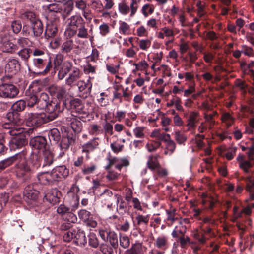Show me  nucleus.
<instances>
[{
  "label": "nucleus",
  "mask_w": 254,
  "mask_h": 254,
  "mask_svg": "<svg viewBox=\"0 0 254 254\" xmlns=\"http://www.w3.org/2000/svg\"><path fill=\"white\" fill-rule=\"evenodd\" d=\"M70 71L68 77L65 80V83L67 85L72 87L74 83L78 81V80L80 78L81 73L78 68L73 66L71 62H65L60 68L57 76L58 79L62 80Z\"/></svg>",
  "instance_id": "f257e3e1"
},
{
  "label": "nucleus",
  "mask_w": 254,
  "mask_h": 254,
  "mask_svg": "<svg viewBox=\"0 0 254 254\" xmlns=\"http://www.w3.org/2000/svg\"><path fill=\"white\" fill-rule=\"evenodd\" d=\"M18 154L20 156L16 160L18 161V162L15 165V174L18 178L22 179L26 181L30 179L31 175L34 172V169L30 167L25 160L24 153Z\"/></svg>",
  "instance_id": "f03ea898"
},
{
  "label": "nucleus",
  "mask_w": 254,
  "mask_h": 254,
  "mask_svg": "<svg viewBox=\"0 0 254 254\" xmlns=\"http://www.w3.org/2000/svg\"><path fill=\"white\" fill-rule=\"evenodd\" d=\"M56 114L47 115L46 114L42 113H28L25 118L26 123L28 126L38 127L43 124L47 123L54 120Z\"/></svg>",
  "instance_id": "7ed1b4c3"
},
{
  "label": "nucleus",
  "mask_w": 254,
  "mask_h": 254,
  "mask_svg": "<svg viewBox=\"0 0 254 254\" xmlns=\"http://www.w3.org/2000/svg\"><path fill=\"white\" fill-rule=\"evenodd\" d=\"M30 158L35 161L33 163V167L36 169H38L40 166L42 168L49 167L55 161L54 154L49 149L43 150L41 157L35 153H32Z\"/></svg>",
  "instance_id": "20e7f679"
},
{
  "label": "nucleus",
  "mask_w": 254,
  "mask_h": 254,
  "mask_svg": "<svg viewBox=\"0 0 254 254\" xmlns=\"http://www.w3.org/2000/svg\"><path fill=\"white\" fill-rule=\"evenodd\" d=\"M32 65L37 73L42 75L49 73L53 67L52 61L50 57H35L32 60Z\"/></svg>",
  "instance_id": "39448f33"
},
{
  "label": "nucleus",
  "mask_w": 254,
  "mask_h": 254,
  "mask_svg": "<svg viewBox=\"0 0 254 254\" xmlns=\"http://www.w3.org/2000/svg\"><path fill=\"white\" fill-rule=\"evenodd\" d=\"M5 133L14 136L11 139L10 143L17 148H21L27 144L28 139L27 137L28 134L24 132L23 128L8 130Z\"/></svg>",
  "instance_id": "423d86ee"
},
{
  "label": "nucleus",
  "mask_w": 254,
  "mask_h": 254,
  "mask_svg": "<svg viewBox=\"0 0 254 254\" xmlns=\"http://www.w3.org/2000/svg\"><path fill=\"white\" fill-rule=\"evenodd\" d=\"M6 119L8 122L3 124L2 126V128L6 129L5 132L8 131V130L21 128L19 126L22 123L19 113L11 110L6 114Z\"/></svg>",
  "instance_id": "0eeeda50"
},
{
  "label": "nucleus",
  "mask_w": 254,
  "mask_h": 254,
  "mask_svg": "<svg viewBox=\"0 0 254 254\" xmlns=\"http://www.w3.org/2000/svg\"><path fill=\"white\" fill-rule=\"evenodd\" d=\"M47 98V93L42 92L41 93L40 98L34 94L26 95L25 102L26 106L28 109H36L38 110L44 109L45 104L44 100Z\"/></svg>",
  "instance_id": "6e6552de"
},
{
  "label": "nucleus",
  "mask_w": 254,
  "mask_h": 254,
  "mask_svg": "<svg viewBox=\"0 0 254 254\" xmlns=\"http://www.w3.org/2000/svg\"><path fill=\"white\" fill-rule=\"evenodd\" d=\"M61 131L62 137L59 145L61 149L63 151H65L69 149L70 145L74 144L76 135L72 131H69L67 127L64 126H62Z\"/></svg>",
  "instance_id": "1a4fd4ad"
},
{
  "label": "nucleus",
  "mask_w": 254,
  "mask_h": 254,
  "mask_svg": "<svg viewBox=\"0 0 254 254\" xmlns=\"http://www.w3.org/2000/svg\"><path fill=\"white\" fill-rule=\"evenodd\" d=\"M48 92L54 98L57 99L60 102L62 101L63 106H66L65 98L68 94L64 86L52 85L48 88Z\"/></svg>",
  "instance_id": "9d476101"
},
{
  "label": "nucleus",
  "mask_w": 254,
  "mask_h": 254,
  "mask_svg": "<svg viewBox=\"0 0 254 254\" xmlns=\"http://www.w3.org/2000/svg\"><path fill=\"white\" fill-rule=\"evenodd\" d=\"M19 92L18 89L12 84L3 83L0 85V97L1 98H14Z\"/></svg>",
  "instance_id": "9b49d317"
},
{
  "label": "nucleus",
  "mask_w": 254,
  "mask_h": 254,
  "mask_svg": "<svg viewBox=\"0 0 254 254\" xmlns=\"http://www.w3.org/2000/svg\"><path fill=\"white\" fill-rule=\"evenodd\" d=\"M44 109H45L48 113L47 115H53L56 114V117L54 118L55 119L57 118L59 113L61 111L60 109V102L56 101H49V96L47 94V98L44 100Z\"/></svg>",
  "instance_id": "f8f14e48"
},
{
  "label": "nucleus",
  "mask_w": 254,
  "mask_h": 254,
  "mask_svg": "<svg viewBox=\"0 0 254 254\" xmlns=\"http://www.w3.org/2000/svg\"><path fill=\"white\" fill-rule=\"evenodd\" d=\"M30 144L36 149H48L47 140L45 137L41 136H36L31 139Z\"/></svg>",
  "instance_id": "ddd939ff"
},
{
  "label": "nucleus",
  "mask_w": 254,
  "mask_h": 254,
  "mask_svg": "<svg viewBox=\"0 0 254 254\" xmlns=\"http://www.w3.org/2000/svg\"><path fill=\"white\" fill-rule=\"evenodd\" d=\"M21 64L19 61L16 59H9L5 65V71L12 74H16L20 70Z\"/></svg>",
  "instance_id": "4468645a"
},
{
  "label": "nucleus",
  "mask_w": 254,
  "mask_h": 254,
  "mask_svg": "<svg viewBox=\"0 0 254 254\" xmlns=\"http://www.w3.org/2000/svg\"><path fill=\"white\" fill-rule=\"evenodd\" d=\"M73 9V2H68L64 4H61L59 8V13L64 20L65 19Z\"/></svg>",
  "instance_id": "2eb2a0df"
},
{
  "label": "nucleus",
  "mask_w": 254,
  "mask_h": 254,
  "mask_svg": "<svg viewBox=\"0 0 254 254\" xmlns=\"http://www.w3.org/2000/svg\"><path fill=\"white\" fill-rule=\"evenodd\" d=\"M159 157L160 155L159 154L150 155L148 158L146 163L148 168L151 171H155L156 169L160 168L161 165L158 161Z\"/></svg>",
  "instance_id": "dca6fc26"
},
{
  "label": "nucleus",
  "mask_w": 254,
  "mask_h": 254,
  "mask_svg": "<svg viewBox=\"0 0 254 254\" xmlns=\"http://www.w3.org/2000/svg\"><path fill=\"white\" fill-rule=\"evenodd\" d=\"M67 124L70 125L75 133H79L82 128L81 122L75 117H68L67 118Z\"/></svg>",
  "instance_id": "f3484780"
},
{
  "label": "nucleus",
  "mask_w": 254,
  "mask_h": 254,
  "mask_svg": "<svg viewBox=\"0 0 254 254\" xmlns=\"http://www.w3.org/2000/svg\"><path fill=\"white\" fill-rule=\"evenodd\" d=\"M31 28L32 30L31 36L37 38L42 35L43 32V25L39 19L31 24Z\"/></svg>",
  "instance_id": "a211bd4d"
},
{
  "label": "nucleus",
  "mask_w": 254,
  "mask_h": 254,
  "mask_svg": "<svg viewBox=\"0 0 254 254\" xmlns=\"http://www.w3.org/2000/svg\"><path fill=\"white\" fill-rule=\"evenodd\" d=\"M74 242L77 246L80 247L85 246L87 244V239L86 237L85 233L81 229H78L76 232L74 234Z\"/></svg>",
  "instance_id": "6ab92c4d"
},
{
  "label": "nucleus",
  "mask_w": 254,
  "mask_h": 254,
  "mask_svg": "<svg viewBox=\"0 0 254 254\" xmlns=\"http://www.w3.org/2000/svg\"><path fill=\"white\" fill-rule=\"evenodd\" d=\"M98 140V138H94L92 140L83 144L82 146V152L89 154L90 152L97 148L99 145Z\"/></svg>",
  "instance_id": "aec40b11"
},
{
  "label": "nucleus",
  "mask_w": 254,
  "mask_h": 254,
  "mask_svg": "<svg viewBox=\"0 0 254 254\" xmlns=\"http://www.w3.org/2000/svg\"><path fill=\"white\" fill-rule=\"evenodd\" d=\"M60 192L57 189L49 190L45 195L44 198L50 203L54 204L59 201L58 194Z\"/></svg>",
  "instance_id": "412c9836"
},
{
  "label": "nucleus",
  "mask_w": 254,
  "mask_h": 254,
  "mask_svg": "<svg viewBox=\"0 0 254 254\" xmlns=\"http://www.w3.org/2000/svg\"><path fill=\"white\" fill-rule=\"evenodd\" d=\"M60 181L63 179H65L69 175V169L65 165L57 166L53 169Z\"/></svg>",
  "instance_id": "4be33fe9"
},
{
  "label": "nucleus",
  "mask_w": 254,
  "mask_h": 254,
  "mask_svg": "<svg viewBox=\"0 0 254 254\" xmlns=\"http://www.w3.org/2000/svg\"><path fill=\"white\" fill-rule=\"evenodd\" d=\"M115 198L117 205L116 211L119 214L123 215L127 211V204L121 195L115 194Z\"/></svg>",
  "instance_id": "5701e85b"
},
{
  "label": "nucleus",
  "mask_w": 254,
  "mask_h": 254,
  "mask_svg": "<svg viewBox=\"0 0 254 254\" xmlns=\"http://www.w3.org/2000/svg\"><path fill=\"white\" fill-rule=\"evenodd\" d=\"M68 20L69 21L68 25L71 27H75L76 29L81 27L83 24H86L85 20L79 15L72 16L68 19Z\"/></svg>",
  "instance_id": "b1692460"
},
{
  "label": "nucleus",
  "mask_w": 254,
  "mask_h": 254,
  "mask_svg": "<svg viewBox=\"0 0 254 254\" xmlns=\"http://www.w3.org/2000/svg\"><path fill=\"white\" fill-rule=\"evenodd\" d=\"M20 155L19 154L8 157L4 159L0 162V173L1 172L7 167L12 165L15 161L18 159L19 156Z\"/></svg>",
  "instance_id": "393cba45"
},
{
  "label": "nucleus",
  "mask_w": 254,
  "mask_h": 254,
  "mask_svg": "<svg viewBox=\"0 0 254 254\" xmlns=\"http://www.w3.org/2000/svg\"><path fill=\"white\" fill-rule=\"evenodd\" d=\"M115 194L113 195L111 190L106 189L100 195L101 201L103 204L111 202L115 199Z\"/></svg>",
  "instance_id": "a878e982"
},
{
  "label": "nucleus",
  "mask_w": 254,
  "mask_h": 254,
  "mask_svg": "<svg viewBox=\"0 0 254 254\" xmlns=\"http://www.w3.org/2000/svg\"><path fill=\"white\" fill-rule=\"evenodd\" d=\"M24 194L27 199L35 200L38 198L39 191L30 186H27L25 189Z\"/></svg>",
  "instance_id": "bb28decb"
},
{
  "label": "nucleus",
  "mask_w": 254,
  "mask_h": 254,
  "mask_svg": "<svg viewBox=\"0 0 254 254\" xmlns=\"http://www.w3.org/2000/svg\"><path fill=\"white\" fill-rule=\"evenodd\" d=\"M58 32V29L56 25L51 23L47 25L44 32L45 37L46 39L54 37Z\"/></svg>",
  "instance_id": "cd10ccee"
},
{
  "label": "nucleus",
  "mask_w": 254,
  "mask_h": 254,
  "mask_svg": "<svg viewBox=\"0 0 254 254\" xmlns=\"http://www.w3.org/2000/svg\"><path fill=\"white\" fill-rule=\"evenodd\" d=\"M74 46L73 41L70 39H67L62 44L61 52L62 53L67 54L73 49Z\"/></svg>",
  "instance_id": "c85d7f7f"
},
{
  "label": "nucleus",
  "mask_w": 254,
  "mask_h": 254,
  "mask_svg": "<svg viewBox=\"0 0 254 254\" xmlns=\"http://www.w3.org/2000/svg\"><path fill=\"white\" fill-rule=\"evenodd\" d=\"M106 241L109 242L110 245L112 246L113 248H117L118 247V235L115 232L109 230Z\"/></svg>",
  "instance_id": "c756f323"
},
{
  "label": "nucleus",
  "mask_w": 254,
  "mask_h": 254,
  "mask_svg": "<svg viewBox=\"0 0 254 254\" xmlns=\"http://www.w3.org/2000/svg\"><path fill=\"white\" fill-rule=\"evenodd\" d=\"M124 254H144L141 243H135L132 245L130 248L125 251Z\"/></svg>",
  "instance_id": "7c9ffc66"
},
{
  "label": "nucleus",
  "mask_w": 254,
  "mask_h": 254,
  "mask_svg": "<svg viewBox=\"0 0 254 254\" xmlns=\"http://www.w3.org/2000/svg\"><path fill=\"white\" fill-rule=\"evenodd\" d=\"M76 85L80 92H82L86 89L87 90L86 92L88 93H90L91 91L92 83L89 80H88L87 82H85L82 80H78Z\"/></svg>",
  "instance_id": "2f4dec72"
},
{
  "label": "nucleus",
  "mask_w": 254,
  "mask_h": 254,
  "mask_svg": "<svg viewBox=\"0 0 254 254\" xmlns=\"http://www.w3.org/2000/svg\"><path fill=\"white\" fill-rule=\"evenodd\" d=\"M149 219L150 216L149 215H143L138 214L135 217L137 221L136 225L139 227L146 228L149 223Z\"/></svg>",
  "instance_id": "473e14b6"
},
{
  "label": "nucleus",
  "mask_w": 254,
  "mask_h": 254,
  "mask_svg": "<svg viewBox=\"0 0 254 254\" xmlns=\"http://www.w3.org/2000/svg\"><path fill=\"white\" fill-rule=\"evenodd\" d=\"M21 18L25 22H30L31 24L34 23L36 20L39 19L35 13L30 11H27L23 13L21 15Z\"/></svg>",
  "instance_id": "72a5a7b5"
},
{
  "label": "nucleus",
  "mask_w": 254,
  "mask_h": 254,
  "mask_svg": "<svg viewBox=\"0 0 254 254\" xmlns=\"http://www.w3.org/2000/svg\"><path fill=\"white\" fill-rule=\"evenodd\" d=\"M67 109H74L76 111L81 109L82 105L81 100L79 99H73L70 100L69 105L66 103V106H64Z\"/></svg>",
  "instance_id": "f704fd0d"
},
{
  "label": "nucleus",
  "mask_w": 254,
  "mask_h": 254,
  "mask_svg": "<svg viewBox=\"0 0 254 254\" xmlns=\"http://www.w3.org/2000/svg\"><path fill=\"white\" fill-rule=\"evenodd\" d=\"M26 102L23 100H18L13 104L11 110L17 113L23 111L26 108Z\"/></svg>",
  "instance_id": "c9c22d12"
},
{
  "label": "nucleus",
  "mask_w": 254,
  "mask_h": 254,
  "mask_svg": "<svg viewBox=\"0 0 254 254\" xmlns=\"http://www.w3.org/2000/svg\"><path fill=\"white\" fill-rule=\"evenodd\" d=\"M88 236L89 245L93 248H97L99 246V241L96 235L93 232H91Z\"/></svg>",
  "instance_id": "e433bc0d"
},
{
  "label": "nucleus",
  "mask_w": 254,
  "mask_h": 254,
  "mask_svg": "<svg viewBox=\"0 0 254 254\" xmlns=\"http://www.w3.org/2000/svg\"><path fill=\"white\" fill-rule=\"evenodd\" d=\"M77 36L78 38L87 39L89 38V32L86 27V24H83L81 27L76 28Z\"/></svg>",
  "instance_id": "4c0bfd02"
},
{
  "label": "nucleus",
  "mask_w": 254,
  "mask_h": 254,
  "mask_svg": "<svg viewBox=\"0 0 254 254\" xmlns=\"http://www.w3.org/2000/svg\"><path fill=\"white\" fill-rule=\"evenodd\" d=\"M91 8L97 13L104 9L103 4L100 0H92L90 4Z\"/></svg>",
  "instance_id": "58836bf2"
},
{
  "label": "nucleus",
  "mask_w": 254,
  "mask_h": 254,
  "mask_svg": "<svg viewBox=\"0 0 254 254\" xmlns=\"http://www.w3.org/2000/svg\"><path fill=\"white\" fill-rule=\"evenodd\" d=\"M119 32L124 35H129L131 34L130 25L124 21H120L119 27Z\"/></svg>",
  "instance_id": "ea45409f"
},
{
  "label": "nucleus",
  "mask_w": 254,
  "mask_h": 254,
  "mask_svg": "<svg viewBox=\"0 0 254 254\" xmlns=\"http://www.w3.org/2000/svg\"><path fill=\"white\" fill-rule=\"evenodd\" d=\"M167 237L163 236L158 237L156 239L154 245L159 249H166L167 247Z\"/></svg>",
  "instance_id": "a19ab883"
},
{
  "label": "nucleus",
  "mask_w": 254,
  "mask_h": 254,
  "mask_svg": "<svg viewBox=\"0 0 254 254\" xmlns=\"http://www.w3.org/2000/svg\"><path fill=\"white\" fill-rule=\"evenodd\" d=\"M48 136L50 140H53L58 143L61 139V135L59 130L57 128H54L51 129L48 133Z\"/></svg>",
  "instance_id": "79ce46f5"
},
{
  "label": "nucleus",
  "mask_w": 254,
  "mask_h": 254,
  "mask_svg": "<svg viewBox=\"0 0 254 254\" xmlns=\"http://www.w3.org/2000/svg\"><path fill=\"white\" fill-rule=\"evenodd\" d=\"M116 249L107 243H102L100 245V250L103 254H113L114 249Z\"/></svg>",
  "instance_id": "37998d69"
},
{
  "label": "nucleus",
  "mask_w": 254,
  "mask_h": 254,
  "mask_svg": "<svg viewBox=\"0 0 254 254\" xmlns=\"http://www.w3.org/2000/svg\"><path fill=\"white\" fill-rule=\"evenodd\" d=\"M119 243L121 247L124 249L127 248L130 245L129 237L125 234H120Z\"/></svg>",
  "instance_id": "c03bdc74"
},
{
  "label": "nucleus",
  "mask_w": 254,
  "mask_h": 254,
  "mask_svg": "<svg viewBox=\"0 0 254 254\" xmlns=\"http://www.w3.org/2000/svg\"><path fill=\"white\" fill-rule=\"evenodd\" d=\"M32 50L30 48H24L20 50L17 53L18 56L24 61H27L30 56Z\"/></svg>",
  "instance_id": "a18cd8bd"
},
{
  "label": "nucleus",
  "mask_w": 254,
  "mask_h": 254,
  "mask_svg": "<svg viewBox=\"0 0 254 254\" xmlns=\"http://www.w3.org/2000/svg\"><path fill=\"white\" fill-rule=\"evenodd\" d=\"M0 42L2 45V49L4 52H7V48H10L11 42L8 39V37L4 34L0 36Z\"/></svg>",
  "instance_id": "49530a36"
},
{
  "label": "nucleus",
  "mask_w": 254,
  "mask_h": 254,
  "mask_svg": "<svg viewBox=\"0 0 254 254\" xmlns=\"http://www.w3.org/2000/svg\"><path fill=\"white\" fill-rule=\"evenodd\" d=\"M175 139L177 142L180 145H185L187 137L180 131H176L175 133Z\"/></svg>",
  "instance_id": "de8ad7c7"
},
{
  "label": "nucleus",
  "mask_w": 254,
  "mask_h": 254,
  "mask_svg": "<svg viewBox=\"0 0 254 254\" xmlns=\"http://www.w3.org/2000/svg\"><path fill=\"white\" fill-rule=\"evenodd\" d=\"M97 169V166L95 164H92L91 166H84L82 168L81 171L83 175H90L94 173Z\"/></svg>",
  "instance_id": "09e8293b"
},
{
  "label": "nucleus",
  "mask_w": 254,
  "mask_h": 254,
  "mask_svg": "<svg viewBox=\"0 0 254 254\" xmlns=\"http://www.w3.org/2000/svg\"><path fill=\"white\" fill-rule=\"evenodd\" d=\"M166 213L167 214V218L166 220L171 222L170 224L168 223V226H171L172 224L177 220V218L175 217V209L172 210H166Z\"/></svg>",
  "instance_id": "8fccbe9b"
},
{
  "label": "nucleus",
  "mask_w": 254,
  "mask_h": 254,
  "mask_svg": "<svg viewBox=\"0 0 254 254\" xmlns=\"http://www.w3.org/2000/svg\"><path fill=\"white\" fill-rule=\"evenodd\" d=\"M37 179L40 184L45 185H49L48 172H44L38 174Z\"/></svg>",
  "instance_id": "3c124183"
},
{
  "label": "nucleus",
  "mask_w": 254,
  "mask_h": 254,
  "mask_svg": "<svg viewBox=\"0 0 254 254\" xmlns=\"http://www.w3.org/2000/svg\"><path fill=\"white\" fill-rule=\"evenodd\" d=\"M129 164V161L126 158H119L116 163V168L121 171L123 167H127Z\"/></svg>",
  "instance_id": "603ef678"
},
{
  "label": "nucleus",
  "mask_w": 254,
  "mask_h": 254,
  "mask_svg": "<svg viewBox=\"0 0 254 254\" xmlns=\"http://www.w3.org/2000/svg\"><path fill=\"white\" fill-rule=\"evenodd\" d=\"M99 58V52L96 49H93L90 55L87 57V62L95 63Z\"/></svg>",
  "instance_id": "864d4df0"
},
{
  "label": "nucleus",
  "mask_w": 254,
  "mask_h": 254,
  "mask_svg": "<svg viewBox=\"0 0 254 254\" xmlns=\"http://www.w3.org/2000/svg\"><path fill=\"white\" fill-rule=\"evenodd\" d=\"M48 178L49 185H52L59 181L53 169L51 172H48Z\"/></svg>",
  "instance_id": "5fc2aeb1"
},
{
  "label": "nucleus",
  "mask_w": 254,
  "mask_h": 254,
  "mask_svg": "<svg viewBox=\"0 0 254 254\" xmlns=\"http://www.w3.org/2000/svg\"><path fill=\"white\" fill-rule=\"evenodd\" d=\"M63 219L70 223H75L77 220L76 216L70 210L63 217Z\"/></svg>",
  "instance_id": "6e6d98bb"
},
{
  "label": "nucleus",
  "mask_w": 254,
  "mask_h": 254,
  "mask_svg": "<svg viewBox=\"0 0 254 254\" xmlns=\"http://www.w3.org/2000/svg\"><path fill=\"white\" fill-rule=\"evenodd\" d=\"M78 216L83 221L86 222L92 216L91 213L85 209H81L78 212Z\"/></svg>",
  "instance_id": "4d7b16f0"
},
{
  "label": "nucleus",
  "mask_w": 254,
  "mask_h": 254,
  "mask_svg": "<svg viewBox=\"0 0 254 254\" xmlns=\"http://www.w3.org/2000/svg\"><path fill=\"white\" fill-rule=\"evenodd\" d=\"M161 145L160 141H156L154 144L152 143H148L146 145V147L147 150L150 152L155 151Z\"/></svg>",
  "instance_id": "13d9d810"
},
{
  "label": "nucleus",
  "mask_w": 254,
  "mask_h": 254,
  "mask_svg": "<svg viewBox=\"0 0 254 254\" xmlns=\"http://www.w3.org/2000/svg\"><path fill=\"white\" fill-rule=\"evenodd\" d=\"M252 164L248 160H245L240 163L239 167L241 169L247 173L249 171V169L252 167Z\"/></svg>",
  "instance_id": "bf43d9fd"
},
{
  "label": "nucleus",
  "mask_w": 254,
  "mask_h": 254,
  "mask_svg": "<svg viewBox=\"0 0 254 254\" xmlns=\"http://www.w3.org/2000/svg\"><path fill=\"white\" fill-rule=\"evenodd\" d=\"M103 127L105 134H108L110 135L113 134V127L111 123L106 122L103 125Z\"/></svg>",
  "instance_id": "052dcab7"
},
{
  "label": "nucleus",
  "mask_w": 254,
  "mask_h": 254,
  "mask_svg": "<svg viewBox=\"0 0 254 254\" xmlns=\"http://www.w3.org/2000/svg\"><path fill=\"white\" fill-rule=\"evenodd\" d=\"M11 28L14 33L17 34L22 28L21 23L19 21H14L11 23Z\"/></svg>",
  "instance_id": "680f3d73"
},
{
  "label": "nucleus",
  "mask_w": 254,
  "mask_h": 254,
  "mask_svg": "<svg viewBox=\"0 0 254 254\" xmlns=\"http://www.w3.org/2000/svg\"><path fill=\"white\" fill-rule=\"evenodd\" d=\"M151 41L149 39H142L139 41V46L141 49L146 50L151 46Z\"/></svg>",
  "instance_id": "e2e57ef3"
},
{
  "label": "nucleus",
  "mask_w": 254,
  "mask_h": 254,
  "mask_svg": "<svg viewBox=\"0 0 254 254\" xmlns=\"http://www.w3.org/2000/svg\"><path fill=\"white\" fill-rule=\"evenodd\" d=\"M90 132L93 135H98L102 132V130L100 126L97 124H92L90 126Z\"/></svg>",
  "instance_id": "0e129e2a"
},
{
  "label": "nucleus",
  "mask_w": 254,
  "mask_h": 254,
  "mask_svg": "<svg viewBox=\"0 0 254 254\" xmlns=\"http://www.w3.org/2000/svg\"><path fill=\"white\" fill-rule=\"evenodd\" d=\"M96 65L91 64L90 63L87 62V64L84 66V71L86 73H94L95 72Z\"/></svg>",
  "instance_id": "69168bd1"
},
{
  "label": "nucleus",
  "mask_w": 254,
  "mask_h": 254,
  "mask_svg": "<svg viewBox=\"0 0 254 254\" xmlns=\"http://www.w3.org/2000/svg\"><path fill=\"white\" fill-rule=\"evenodd\" d=\"M144 128L142 127H137L133 129V133L137 138H143L144 134L143 133Z\"/></svg>",
  "instance_id": "338daca9"
},
{
  "label": "nucleus",
  "mask_w": 254,
  "mask_h": 254,
  "mask_svg": "<svg viewBox=\"0 0 254 254\" xmlns=\"http://www.w3.org/2000/svg\"><path fill=\"white\" fill-rule=\"evenodd\" d=\"M119 10L122 14L127 15L129 11V7L125 3H120Z\"/></svg>",
  "instance_id": "774afa93"
}]
</instances>
